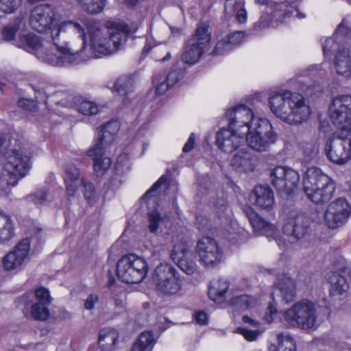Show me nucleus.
I'll return each instance as SVG.
<instances>
[{"label": "nucleus", "mask_w": 351, "mask_h": 351, "mask_svg": "<svg viewBox=\"0 0 351 351\" xmlns=\"http://www.w3.org/2000/svg\"><path fill=\"white\" fill-rule=\"evenodd\" d=\"M269 106L276 117L291 125L306 122L311 114L310 106L304 96L288 90L271 93Z\"/></svg>", "instance_id": "20e7f679"}, {"label": "nucleus", "mask_w": 351, "mask_h": 351, "mask_svg": "<svg viewBox=\"0 0 351 351\" xmlns=\"http://www.w3.org/2000/svg\"><path fill=\"white\" fill-rule=\"evenodd\" d=\"M106 149L107 148L94 145L88 152V155L94 162L93 168L97 176H103L110 166V158L104 156Z\"/></svg>", "instance_id": "bb28decb"}, {"label": "nucleus", "mask_w": 351, "mask_h": 351, "mask_svg": "<svg viewBox=\"0 0 351 351\" xmlns=\"http://www.w3.org/2000/svg\"><path fill=\"white\" fill-rule=\"evenodd\" d=\"M330 117L339 131L351 133V95L335 97L329 106Z\"/></svg>", "instance_id": "ddd939ff"}, {"label": "nucleus", "mask_w": 351, "mask_h": 351, "mask_svg": "<svg viewBox=\"0 0 351 351\" xmlns=\"http://www.w3.org/2000/svg\"><path fill=\"white\" fill-rule=\"evenodd\" d=\"M243 338L247 341H256L261 335L263 330H238Z\"/></svg>", "instance_id": "5fc2aeb1"}, {"label": "nucleus", "mask_w": 351, "mask_h": 351, "mask_svg": "<svg viewBox=\"0 0 351 351\" xmlns=\"http://www.w3.org/2000/svg\"><path fill=\"white\" fill-rule=\"evenodd\" d=\"M250 201L259 208L271 210L275 203L274 192L268 186H257L250 195Z\"/></svg>", "instance_id": "b1692460"}, {"label": "nucleus", "mask_w": 351, "mask_h": 351, "mask_svg": "<svg viewBox=\"0 0 351 351\" xmlns=\"http://www.w3.org/2000/svg\"><path fill=\"white\" fill-rule=\"evenodd\" d=\"M351 269L348 266L338 268L329 276L331 285L330 293L331 295H341L348 289V278L350 276Z\"/></svg>", "instance_id": "5701e85b"}, {"label": "nucleus", "mask_w": 351, "mask_h": 351, "mask_svg": "<svg viewBox=\"0 0 351 351\" xmlns=\"http://www.w3.org/2000/svg\"><path fill=\"white\" fill-rule=\"evenodd\" d=\"M23 0H0V10L10 14L14 12L21 6Z\"/></svg>", "instance_id": "a18cd8bd"}, {"label": "nucleus", "mask_w": 351, "mask_h": 351, "mask_svg": "<svg viewBox=\"0 0 351 351\" xmlns=\"http://www.w3.org/2000/svg\"><path fill=\"white\" fill-rule=\"evenodd\" d=\"M22 23L21 18H16L12 23L5 26L1 32V36L5 41L13 40L20 29Z\"/></svg>", "instance_id": "58836bf2"}, {"label": "nucleus", "mask_w": 351, "mask_h": 351, "mask_svg": "<svg viewBox=\"0 0 351 351\" xmlns=\"http://www.w3.org/2000/svg\"><path fill=\"white\" fill-rule=\"evenodd\" d=\"M153 83L156 84V93L158 95L165 94L169 88L172 87L166 79L160 82V80L156 77H154L153 78Z\"/></svg>", "instance_id": "864d4df0"}, {"label": "nucleus", "mask_w": 351, "mask_h": 351, "mask_svg": "<svg viewBox=\"0 0 351 351\" xmlns=\"http://www.w3.org/2000/svg\"><path fill=\"white\" fill-rule=\"evenodd\" d=\"M274 295H280L281 300L285 304H289L292 302L296 295L295 282L290 277L283 276L276 283V287L272 293V296Z\"/></svg>", "instance_id": "cd10ccee"}, {"label": "nucleus", "mask_w": 351, "mask_h": 351, "mask_svg": "<svg viewBox=\"0 0 351 351\" xmlns=\"http://www.w3.org/2000/svg\"><path fill=\"white\" fill-rule=\"evenodd\" d=\"M216 209H217V214L219 215V217H221L223 216V215L226 212V210H228V206H227V203L226 201L221 199L220 201H219L217 204H216Z\"/></svg>", "instance_id": "052dcab7"}, {"label": "nucleus", "mask_w": 351, "mask_h": 351, "mask_svg": "<svg viewBox=\"0 0 351 351\" xmlns=\"http://www.w3.org/2000/svg\"><path fill=\"white\" fill-rule=\"evenodd\" d=\"M236 18L239 23H245L247 21V12L243 7H241L235 13Z\"/></svg>", "instance_id": "680f3d73"}, {"label": "nucleus", "mask_w": 351, "mask_h": 351, "mask_svg": "<svg viewBox=\"0 0 351 351\" xmlns=\"http://www.w3.org/2000/svg\"><path fill=\"white\" fill-rule=\"evenodd\" d=\"M248 218L254 232L275 239L280 247H285V244L280 238L277 237L278 230L275 225L267 221L252 209L246 210Z\"/></svg>", "instance_id": "412c9836"}, {"label": "nucleus", "mask_w": 351, "mask_h": 351, "mask_svg": "<svg viewBox=\"0 0 351 351\" xmlns=\"http://www.w3.org/2000/svg\"><path fill=\"white\" fill-rule=\"evenodd\" d=\"M278 345L272 344L269 351H295L296 344L295 339L287 331H282L277 335Z\"/></svg>", "instance_id": "72a5a7b5"}, {"label": "nucleus", "mask_w": 351, "mask_h": 351, "mask_svg": "<svg viewBox=\"0 0 351 351\" xmlns=\"http://www.w3.org/2000/svg\"><path fill=\"white\" fill-rule=\"evenodd\" d=\"M351 38V21L348 17L342 19L341 23L337 26L333 37L328 38L322 44V50L324 56H326L331 52L337 51L339 48L343 46H339V43L335 40L338 37Z\"/></svg>", "instance_id": "4be33fe9"}, {"label": "nucleus", "mask_w": 351, "mask_h": 351, "mask_svg": "<svg viewBox=\"0 0 351 351\" xmlns=\"http://www.w3.org/2000/svg\"><path fill=\"white\" fill-rule=\"evenodd\" d=\"M17 105L23 110L28 112H36L38 110V104L33 99L21 98L18 100Z\"/></svg>", "instance_id": "09e8293b"}, {"label": "nucleus", "mask_w": 351, "mask_h": 351, "mask_svg": "<svg viewBox=\"0 0 351 351\" xmlns=\"http://www.w3.org/2000/svg\"><path fill=\"white\" fill-rule=\"evenodd\" d=\"M64 180L66 193L70 197L75 195L81 184V180H84L81 177L80 169L72 164L65 167Z\"/></svg>", "instance_id": "c756f323"}, {"label": "nucleus", "mask_w": 351, "mask_h": 351, "mask_svg": "<svg viewBox=\"0 0 351 351\" xmlns=\"http://www.w3.org/2000/svg\"><path fill=\"white\" fill-rule=\"evenodd\" d=\"M195 319L197 323L200 325H204L206 324L208 318L206 313L200 311L196 313Z\"/></svg>", "instance_id": "774afa93"}, {"label": "nucleus", "mask_w": 351, "mask_h": 351, "mask_svg": "<svg viewBox=\"0 0 351 351\" xmlns=\"http://www.w3.org/2000/svg\"><path fill=\"white\" fill-rule=\"evenodd\" d=\"M29 201L33 202L37 205H43L52 200L50 194L45 191H38L34 195L29 196Z\"/></svg>", "instance_id": "49530a36"}, {"label": "nucleus", "mask_w": 351, "mask_h": 351, "mask_svg": "<svg viewBox=\"0 0 351 351\" xmlns=\"http://www.w3.org/2000/svg\"><path fill=\"white\" fill-rule=\"evenodd\" d=\"M174 243L171 252V258L178 267L188 275H192L197 271V265L193 258V254L189 250L186 241L173 238Z\"/></svg>", "instance_id": "a211bd4d"}, {"label": "nucleus", "mask_w": 351, "mask_h": 351, "mask_svg": "<svg viewBox=\"0 0 351 351\" xmlns=\"http://www.w3.org/2000/svg\"><path fill=\"white\" fill-rule=\"evenodd\" d=\"M271 184L282 195H289L298 188L300 176L299 173L289 167L278 166L270 173Z\"/></svg>", "instance_id": "4468645a"}, {"label": "nucleus", "mask_w": 351, "mask_h": 351, "mask_svg": "<svg viewBox=\"0 0 351 351\" xmlns=\"http://www.w3.org/2000/svg\"><path fill=\"white\" fill-rule=\"evenodd\" d=\"M242 322L245 324H247L252 327H258L260 326V322L256 321L247 315H244L242 317Z\"/></svg>", "instance_id": "338daca9"}, {"label": "nucleus", "mask_w": 351, "mask_h": 351, "mask_svg": "<svg viewBox=\"0 0 351 351\" xmlns=\"http://www.w3.org/2000/svg\"><path fill=\"white\" fill-rule=\"evenodd\" d=\"M195 144V134L191 133L189 138H188L187 142L185 143L182 151L184 153H188L191 151L194 147Z\"/></svg>", "instance_id": "e2e57ef3"}, {"label": "nucleus", "mask_w": 351, "mask_h": 351, "mask_svg": "<svg viewBox=\"0 0 351 351\" xmlns=\"http://www.w3.org/2000/svg\"><path fill=\"white\" fill-rule=\"evenodd\" d=\"M231 49L230 48V46L226 40V38H224L223 39L218 41L217 43L213 54L214 55H223L228 51H230Z\"/></svg>", "instance_id": "603ef678"}, {"label": "nucleus", "mask_w": 351, "mask_h": 351, "mask_svg": "<svg viewBox=\"0 0 351 351\" xmlns=\"http://www.w3.org/2000/svg\"><path fill=\"white\" fill-rule=\"evenodd\" d=\"M256 163V157L246 149L239 150L230 161L231 166L239 172L252 171Z\"/></svg>", "instance_id": "a878e982"}, {"label": "nucleus", "mask_w": 351, "mask_h": 351, "mask_svg": "<svg viewBox=\"0 0 351 351\" xmlns=\"http://www.w3.org/2000/svg\"><path fill=\"white\" fill-rule=\"evenodd\" d=\"M77 111L85 116H94L99 113V106L93 101L84 99H80L77 104Z\"/></svg>", "instance_id": "ea45409f"}, {"label": "nucleus", "mask_w": 351, "mask_h": 351, "mask_svg": "<svg viewBox=\"0 0 351 351\" xmlns=\"http://www.w3.org/2000/svg\"><path fill=\"white\" fill-rule=\"evenodd\" d=\"M117 339V334L116 330H101V333L99 336V344L102 348L106 346L111 350Z\"/></svg>", "instance_id": "a19ab883"}, {"label": "nucleus", "mask_w": 351, "mask_h": 351, "mask_svg": "<svg viewBox=\"0 0 351 351\" xmlns=\"http://www.w3.org/2000/svg\"><path fill=\"white\" fill-rule=\"evenodd\" d=\"M21 47L29 53H35L39 60L47 63V60L41 56L42 54L45 56H49V53L43 47L40 36L34 34L26 35Z\"/></svg>", "instance_id": "2f4dec72"}, {"label": "nucleus", "mask_w": 351, "mask_h": 351, "mask_svg": "<svg viewBox=\"0 0 351 351\" xmlns=\"http://www.w3.org/2000/svg\"><path fill=\"white\" fill-rule=\"evenodd\" d=\"M160 335V330H143L134 343L131 351H151Z\"/></svg>", "instance_id": "7c9ffc66"}, {"label": "nucleus", "mask_w": 351, "mask_h": 351, "mask_svg": "<svg viewBox=\"0 0 351 351\" xmlns=\"http://www.w3.org/2000/svg\"><path fill=\"white\" fill-rule=\"evenodd\" d=\"M228 288L229 283L226 280L219 278L217 280H213L210 282L208 289V296L212 300L221 302L225 299Z\"/></svg>", "instance_id": "473e14b6"}, {"label": "nucleus", "mask_w": 351, "mask_h": 351, "mask_svg": "<svg viewBox=\"0 0 351 351\" xmlns=\"http://www.w3.org/2000/svg\"><path fill=\"white\" fill-rule=\"evenodd\" d=\"M230 49L239 45L244 39V34L242 32H234L226 37Z\"/></svg>", "instance_id": "8fccbe9b"}, {"label": "nucleus", "mask_w": 351, "mask_h": 351, "mask_svg": "<svg viewBox=\"0 0 351 351\" xmlns=\"http://www.w3.org/2000/svg\"><path fill=\"white\" fill-rule=\"evenodd\" d=\"M351 213V208L344 198H338L329 204L325 213V221L330 228L345 223Z\"/></svg>", "instance_id": "6ab92c4d"}, {"label": "nucleus", "mask_w": 351, "mask_h": 351, "mask_svg": "<svg viewBox=\"0 0 351 351\" xmlns=\"http://www.w3.org/2000/svg\"><path fill=\"white\" fill-rule=\"evenodd\" d=\"M99 302V296L95 293H90L88 295L84 302V308L86 310H92L94 308L95 304Z\"/></svg>", "instance_id": "13d9d810"}, {"label": "nucleus", "mask_w": 351, "mask_h": 351, "mask_svg": "<svg viewBox=\"0 0 351 351\" xmlns=\"http://www.w3.org/2000/svg\"><path fill=\"white\" fill-rule=\"evenodd\" d=\"M195 251L199 262L206 267H215L222 261L223 250L211 237H204L200 239L197 243Z\"/></svg>", "instance_id": "dca6fc26"}, {"label": "nucleus", "mask_w": 351, "mask_h": 351, "mask_svg": "<svg viewBox=\"0 0 351 351\" xmlns=\"http://www.w3.org/2000/svg\"><path fill=\"white\" fill-rule=\"evenodd\" d=\"M327 158L334 163L345 164L351 159V132L339 131L326 143Z\"/></svg>", "instance_id": "9b49d317"}, {"label": "nucleus", "mask_w": 351, "mask_h": 351, "mask_svg": "<svg viewBox=\"0 0 351 351\" xmlns=\"http://www.w3.org/2000/svg\"><path fill=\"white\" fill-rule=\"evenodd\" d=\"M86 31V49L80 55V62L93 57V51L109 55L121 49L126 43L128 35L136 32L137 27L130 28L119 21H109L108 31L90 20H83Z\"/></svg>", "instance_id": "f03ea898"}, {"label": "nucleus", "mask_w": 351, "mask_h": 351, "mask_svg": "<svg viewBox=\"0 0 351 351\" xmlns=\"http://www.w3.org/2000/svg\"><path fill=\"white\" fill-rule=\"evenodd\" d=\"M55 16L56 11L52 5L40 4L32 10L29 23L34 30L39 33H45L57 23Z\"/></svg>", "instance_id": "f3484780"}, {"label": "nucleus", "mask_w": 351, "mask_h": 351, "mask_svg": "<svg viewBox=\"0 0 351 351\" xmlns=\"http://www.w3.org/2000/svg\"><path fill=\"white\" fill-rule=\"evenodd\" d=\"M236 119L237 131L244 134L246 143L252 149L267 152L277 141L278 134L269 120L256 116L245 105H243V112H239Z\"/></svg>", "instance_id": "7ed1b4c3"}, {"label": "nucleus", "mask_w": 351, "mask_h": 351, "mask_svg": "<svg viewBox=\"0 0 351 351\" xmlns=\"http://www.w3.org/2000/svg\"><path fill=\"white\" fill-rule=\"evenodd\" d=\"M148 266L146 261L134 254L123 256L117 264V274L123 282L137 284L146 277Z\"/></svg>", "instance_id": "1a4fd4ad"}, {"label": "nucleus", "mask_w": 351, "mask_h": 351, "mask_svg": "<svg viewBox=\"0 0 351 351\" xmlns=\"http://www.w3.org/2000/svg\"><path fill=\"white\" fill-rule=\"evenodd\" d=\"M230 305L235 308L245 310L252 308L258 305V299L249 295H241L230 300Z\"/></svg>", "instance_id": "c9c22d12"}, {"label": "nucleus", "mask_w": 351, "mask_h": 351, "mask_svg": "<svg viewBox=\"0 0 351 351\" xmlns=\"http://www.w3.org/2000/svg\"><path fill=\"white\" fill-rule=\"evenodd\" d=\"M148 229L150 232L156 234L165 218L157 210H152L147 214Z\"/></svg>", "instance_id": "79ce46f5"}, {"label": "nucleus", "mask_w": 351, "mask_h": 351, "mask_svg": "<svg viewBox=\"0 0 351 351\" xmlns=\"http://www.w3.org/2000/svg\"><path fill=\"white\" fill-rule=\"evenodd\" d=\"M243 112V105L234 107L226 112L228 119L227 128H222L216 134V144L219 149L226 153H232L238 149L243 142L244 134L237 131V117Z\"/></svg>", "instance_id": "0eeeda50"}, {"label": "nucleus", "mask_w": 351, "mask_h": 351, "mask_svg": "<svg viewBox=\"0 0 351 351\" xmlns=\"http://www.w3.org/2000/svg\"><path fill=\"white\" fill-rule=\"evenodd\" d=\"M243 0H226L224 4V12L227 16H232L241 8L243 7Z\"/></svg>", "instance_id": "de8ad7c7"}, {"label": "nucleus", "mask_w": 351, "mask_h": 351, "mask_svg": "<svg viewBox=\"0 0 351 351\" xmlns=\"http://www.w3.org/2000/svg\"><path fill=\"white\" fill-rule=\"evenodd\" d=\"M184 71L182 69L173 68L166 76L165 79L170 86H173L183 77Z\"/></svg>", "instance_id": "3c124183"}, {"label": "nucleus", "mask_w": 351, "mask_h": 351, "mask_svg": "<svg viewBox=\"0 0 351 351\" xmlns=\"http://www.w3.org/2000/svg\"><path fill=\"white\" fill-rule=\"evenodd\" d=\"M84 188V196L89 204L95 203L97 198V193L94 185L88 181L81 180V184Z\"/></svg>", "instance_id": "c03bdc74"}, {"label": "nucleus", "mask_w": 351, "mask_h": 351, "mask_svg": "<svg viewBox=\"0 0 351 351\" xmlns=\"http://www.w3.org/2000/svg\"><path fill=\"white\" fill-rule=\"evenodd\" d=\"M335 182L318 167L308 168L303 176V191L315 204L328 202L334 196Z\"/></svg>", "instance_id": "39448f33"}, {"label": "nucleus", "mask_w": 351, "mask_h": 351, "mask_svg": "<svg viewBox=\"0 0 351 351\" xmlns=\"http://www.w3.org/2000/svg\"><path fill=\"white\" fill-rule=\"evenodd\" d=\"M14 235V227L10 216L0 210V243L9 241Z\"/></svg>", "instance_id": "f704fd0d"}, {"label": "nucleus", "mask_w": 351, "mask_h": 351, "mask_svg": "<svg viewBox=\"0 0 351 351\" xmlns=\"http://www.w3.org/2000/svg\"><path fill=\"white\" fill-rule=\"evenodd\" d=\"M33 89L35 93V99L37 102H44L45 103L47 99V95L45 90L39 87H36L33 86Z\"/></svg>", "instance_id": "bf43d9fd"}, {"label": "nucleus", "mask_w": 351, "mask_h": 351, "mask_svg": "<svg viewBox=\"0 0 351 351\" xmlns=\"http://www.w3.org/2000/svg\"><path fill=\"white\" fill-rule=\"evenodd\" d=\"M52 301L47 289L40 287L34 292L24 294L20 302L24 306L23 312L29 315L35 320L45 321L49 318L50 312L49 306Z\"/></svg>", "instance_id": "423d86ee"}, {"label": "nucleus", "mask_w": 351, "mask_h": 351, "mask_svg": "<svg viewBox=\"0 0 351 351\" xmlns=\"http://www.w3.org/2000/svg\"><path fill=\"white\" fill-rule=\"evenodd\" d=\"M119 129V125L117 121L108 122L97 131V139L94 145L108 148L114 141V136L117 134Z\"/></svg>", "instance_id": "c85d7f7f"}, {"label": "nucleus", "mask_w": 351, "mask_h": 351, "mask_svg": "<svg viewBox=\"0 0 351 351\" xmlns=\"http://www.w3.org/2000/svg\"><path fill=\"white\" fill-rule=\"evenodd\" d=\"M30 250L29 239H24L17 243L2 260L3 267L7 271L21 270L25 264Z\"/></svg>", "instance_id": "aec40b11"}, {"label": "nucleus", "mask_w": 351, "mask_h": 351, "mask_svg": "<svg viewBox=\"0 0 351 351\" xmlns=\"http://www.w3.org/2000/svg\"><path fill=\"white\" fill-rule=\"evenodd\" d=\"M277 315V309L275 305L270 304L266 308L263 315V320L268 324L271 323Z\"/></svg>", "instance_id": "6e6d98bb"}, {"label": "nucleus", "mask_w": 351, "mask_h": 351, "mask_svg": "<svg viewBox=\"0 0 351 351\" xmlns=\"http://www.w3.org/2000/svg\"><path fill=\"white\" fill-rule=\"evenodd\" d=\"M210 38L208 26L198 25L195 34L189 40L182 56V61L189 64L197 62L203 53L204 48L210 40Z\"/></svg>", "instance_id": "2eb2a0df"}, {"label": "nucleus", "mask_w": 351, "mask_h": 351, "mask_svg": "<svg viewBox=\"0 0 351 351\" xmlns=\"http://www.w3.org/2000/svg\"><path fill=\"white\" fill-rule=\"evenodd\" d=\"M153 281L157 289L167 295L176 294L182 287L179 272L172 265L166 263L160 264L156 267Z\"/></svg>", "instance_id": "9d476101"}, {"label": "nucleus", "mask_w": 351, "mask_h": 351, "mask_svg": "<svg viewBox=\"0 0 351 351\" xmlns=\"http://www.w3.org/2000/svg\"><path fill=\"white\" fill-rule=\"evenodd\" d=\"M167 181L168 176H162L159 180L153 184L152 188L146 192V193L143 195V199H148L152 196H154V193H158L162 190H165L167 189Z\"/></svg>", "instance_id": "37998d69"}, {"label": "nucleus", "mask_w": 351, "mask_h": 351, "mask_svg": "<svg viewBox=\"0 0 351 351\" xmlns=\"http://www.w3.org/2000/svg\"><path fill=\"white\" fill-rule=\"evenodd\" d=\"M82 8L88 13H100L105 7V0H76Z\"/></svg>", "instance_id": "4c0bfd02"}, {"label": "nucleus", "mask_w": 351, "mask_h": 351, "mask_svg": "<svg viewBox=\"0 0 351 351\" xmlns=\"http://www.w3.org/2000/svg\"><path fill=\"white\" fill-rule=\"evenodd\" d=\"M290 8L292 10H286L285 13L284 14L285 16H289L291 14H292L293 12L294 11L298 19H302L306 17V15L303 13H301L295 6L291 5Z\"/></svg>", "instance_id": "69168bd1"}, {"label": "nucleus", "mask_w": 351, "mask_h": 351, "mask_svg": "<svg viewBox=\"0 0 351 351\" xmlns=\"http://www.w3.org/2000/svg\"><path fill=\"white\" fill-rule=\"evenodd\" d=\"M311 223V219L306 215L293 211L285 219L282 232L290 243H295L310 234Z\"/></svg>", "instance_id": "f8f14e48"}, {"label": "nucleus", "mask_w": 351, "mask_h": 351, "mask_svg": "<svg viewBox=\"0 0 351 351\" xmlns=\"http://www.w3.org/2000/svg\"><path fill=\"white\" fill-rule=\"evenodd\" d=\"M121 184V177L119 175H116L112 177L109 181V186L112 189L114 190L120 186Z\"/></svg>", "instance_id": "0e129e2a"}, {"label": "nucleus", "mask_w": 351, "mask_h": 351, "mask_svg": "<svg viewBox=\"0 0 351 351\" xmlns=\"http://www.w3.org/2000/svg\"><path fill=\"white\" fill-rule=\"evenodd\" d=\"M134 88V80L130 75L120 76L114 83V89L120 95H127Z\"/></svg>", "instance_id": "e433bc0d"}, {"label": "nucleus", "mask_w": 351, "mask_h": 351, "mask_svg": "<svg viewBox=\"0 0 351 351\" xmlns=\"http://www.w3.org/2000/svg\"><path fill=\"white\" fill-rule=\"evenodd\" d=\"M337 74L345 78L351 77V50L343 47L338 49L333 60Z\"/></svg>", "instance_id": "393cba45"}, {"label": "nucleus", "mask_w": 351, "mask_h": 351, "mask_svg": "<svg viewBox=\"0 0 351 351\" xmlns=\"http://www.w3.org/2000/svg\"><path fill=\"white\" fill-rule=\"evenodd\" d=\"M285 320L293 328L311 329L316 326V307L313 302L302 300L283 313Z\"/></svg>", "instance_id": "6e6552de"}, {"label": "nucleus", "mask_w": 351, "mask_h": 351, "mask_svg": "<svg viewBox=\"0 0 351 351\" xmlns=\"http://www.w3.org/2000/svg\"><path fill=\"white\" fill-rule=\"evenodd\" d=\"M51 31V38L56 53L42 58L47 63L56 66L75 64L80 62V55L86 49V40L82 19L67 20L56 23Z\"/></svg>", "instance_id": "f257e3e1"}, {"label": "nucleus", "mask_w": 351, "mask_h": 351, "mask_svg": "<svg viewBox=\"0 0 351 351\" xmlns=\"http://www.w3.org/2000/svg\"><path fill=\"white\" fill-rule=\"evenodd\" d=\"M271 16L269 14H264L261 16L259 21L255 23L254 27L257 30L263 29L270 26Z\"/></svg>", "instance_id": "4d7b16f0"}]
</instances>
